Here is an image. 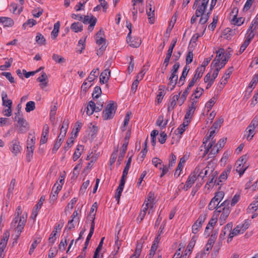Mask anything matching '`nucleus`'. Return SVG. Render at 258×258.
I'll return each mask as SVG.
<instances>
[{"label":"nucleus","instance_id":"nucleus-1","mask_svg":"<svg viewBox=\"0 0 258 258\" xmlns=\"http://www.w3.org/2000/svg\"><path fill=\"white\" fill-rule=\"evenodd\" d=\"M27 214L25 215L24 214L22 216H15V218L11 223V226L15 227L16 224L18 223L17 226L16 231L17 232V239L18 238L22 232L23 229L25 226V225L27 221Z\"/></svg>","mask_w":258,"mask_h":258},{"label":"nucleus","instance_id":"nucleus-2","mask_svg":"<svg viewBox=\"0 0 258 258\" xmlns=\"http://www.w3.org/2000/svg\"><path fill=\"white\" fill-rule=\"evenodd\" d=\"M117 109V105L113 101H110L102 112V118L104 120H108L113 118Z\"/></svg>","mask_w":258,"mask_h":258},{"label":"nucleus","instance_id":"nucleus-3","mask_svg":"<svg viewBox=\"0 0 258 258\" xmlns=\"http://www.w3.org/2000/svg\"><path fill=\"white\" fill-rule=\"evenodd\" d=\"M102 34H103V33H96L95 35L96 44L99 46L101 45L97 50V54L98 56L102 55L103 54L107 47L106 39L101 36Z\"/></svg>","mask_w":258,"mask_h":258},{"label":"nucleus","instance_id":"nucleus-4","mask_svg":"<svg viewBox=\"0 0 258 258\" xmlns=\"http://www.w3.org/2000/svg\"><path fill=\"white\" fill-rule=\"evenodd\" d=\"M207 217V214L203 213L201 214L198 219L195 221L192 226V232L197 234L202 228V225Z\"/></svg>","mask_w":258,"mask_h":258},{"label":"nucleus","instance_id":"nucleus-5","mask_svg":"<svg viewBox=\"0 0 258 258\" xmlns=\"http://www.w3.org/2000/svg\"><path fill=\"white\" fill-rule=\"evenodd\" d=\"M97 19L92 15L90 16L87 15L83 17L82 21L85 24H89L88 27V31L91 32L93 31L94 27L96 24Z\"/></svg>","mask_w":258,"mask_h":258},{"label":"nucleus","instance_id":"nucleus-6","mask_svg":"<svg viewBox=\"0 0 258 258\" xmlns=\"http://www.w3.org/2000/svg\"><path fill=\"white\" fill-rule=\"evenodd\" d=\"M191 103L188 106L187 110L185 115V119H191L197 107V104L198 100H196L195 99L190 98Z\"/></svg>","mask_w":258,"mask_h":258},{"label":"nucleus","instance_id":"nucleus-7","mask_svg":"<svg viewBox=\"0 0 258 258\" xmlns=\"http://www.w3.org/2000/svg\"><path fill=\"white\" fill-rule=\"evenodd\" d=\"M16 121L18 124V133L23 134L29 130V124L23 117H18V119Z\"/></svg>","mask_w":258,"mask_h":258},{"label":"nucleus","instance_id":"nucleus-8","mask_svg":"<svg viewBox=\"0 0 258 258\" xmlns=\"http://www.w3.org/2000/svg\"><path fill=\"white\" fill-rule=\"evenodd\" d=\"M177 39L176 38H174L171 42V43L167 50V52L166 53V57L165 58L163 64L165 66V69H166L168 66L171 56L172 55L173 49L176 45Z\"/></svg>","mask_w":258,"mask_h":258},{"label":"nucleus","instance_id":"nucleus-9","mask_svg":"<svg viewBox=\"0 0 258 258\" xmlns=\"http://www.w3.org/2000/svg\"><path fill=\"white\" fill-rule=\"evenodd\" d=\"M9 148L11 152L15 156H17L19 153H21L22 147L20 145V142L18 138L12 140L10 143Z\"/></svg>","mask_w":258,"mask_h":258},{"label":"nucleus","instance_id":"nucleus-10","mask_svg":"<svg viewBox=\"0 0 258 258\" xmlns=\"http://www.w3.org/2000/svg\"><path fill=\"white\" fill-rule=\"evenodd\" d=\"M132 33H128L126 37V41L127 43L132 47H138L141 44V39L140 38L132 36Z\"/></svg>","mask_w":258,"mask_h":258},{"label":"nucleus","instance_id":"nucleus-11","mask_svg":"<svg viewBox=\"0 0 258 258\" xmlns=\"http://www.w3.org/2000/svg\"><path fill=\"white\" fill-rule=\"evenodd\" d=\"M45 197L42 196L38 202V203L33 208V211L31 215V218L34 220L37 216L39 209L41 208L43 202L45 201Z\"/></svg>","mask_w":258,"mask_h":258},{"label":"nucleus","instance_id":"nucleus-12","mask_svg":"<svg viewBox=\"0 0 258 258\" xmlns=\"http://www.w3.org/2000/svg\"><path fill=\"white\" fill-rule=\"evenodd\" d=\"M209 0H202L201 4L198 5V8L196 11V15L197 17H200L204 14L207 8Z\"/></svg>","mask_w":258,"mask_h":258},{"label":"nucleus","instance_id":"nucleus-13","mask_svg":"<svg viewBox=\"0 0 258 258\" xmlns=\"http://www.w3.org/2000/svg\"><path fill=\"white\" fill-rule=\"evenodd\" d=\"M0 31L2 32V27L5 28L12 27L14 25V21L10 18L2 17H0Z\"/></svg>","mask_w":258,"mask_h":258},{"label":"nucleus","instance_id":"nucleus-14","mask_svg":"<svg viewBox=\"0 0 258 258\" xmlns=\"http://www.w3.org/2000/svg\"><path fill=\"white\" fill-rule=\"evenodd\" d=\"M57 184L58 182H56L52 187V191L49 198L50 203L52 202H54L57 200L58 192L61 189V185H57L56 189H55V186Z\"/></svg>","mask_w":258,"mask_h":258},{"label":"nucleus","instance_id":"nucleus-15","mask_svg":"<svg viewBox=\"0 0 258 258\" xmlns=\"http://www.w3.org/2000/svg\"><path fill=\"white\" fill-rule=\"evenodd\" d=\"M154 4V2L152 1H150L148 5L147 6V14L149 17L150 23L152 24L154 22L152 20V18L154 16L155 8L152 7V5Z\"/></svg>","mask_w":258,"mask_h":258},{"label":"nucleus","instance_id":"nucleus-16","mask_svg":"<svg viewBox=\"0 0 258 258\" xmlns=\"http://www.w3.org/2000/svg\"><path fill=\"white\" fill-rule=\"evenodd\" d=\"M110 77V71L108 68L104 70L100 76V82L101 84H104L106 83L109 80Z\"/></svg>","mask_w":258,"mask_h":258},{"label":"nucleus","instance_id":"nucleus-17","mask_svg":"<svg viewBox=\"0 0 258 258\" xmlns=\"http://www.w3.org/2000/svg\"><path fill=\"white\" fill-rule=\"evenodd\" d=\"M180 93L181 92H179L178 94L174 95L171 98V101L168 105L167 111L168 112L173 110L176 106V102L179 100Z\"/></svg>","mask_w":258,"mask_h":258},{"label":"nucleus","instance_id":"nucleus-18","mask_svg":"<svg viewBox=\"0 0 258 258\" xmlns=\"http://www.w3.org/2000/svg\"><path fill=\"white\" fill-rule=\"evenodd\" d=\"M237 162H239L238 166L237 167L236 171L239 172L240 176H241L246 170V168H243L241 167L242 164H244L246 162V155L241 157L237 161Z\"/></svg>","mask_w":258,"mask_h":258},{"label":"nucleus","instance_id":"nucleus-19","mask_svg":"<svg viewBox=\"0 0 258 258\" xmlns=\"http://www.w3.org/2000/svg\"><path fill=\"white\" fill-rule=\"evenodd\" d=\"M197 179V177L195 176V174H190L185 182V185L183 187V189L185 190H187L192 186V184L195 183Z\"/></svg>","mask_w":258,"mask_h":258},{"label":"nucleus","instance_id":"nucleus-20","mask_svg":"<svg viewBox=\"0 0 258 258\" xmlns=\"http://www.w3.org/2000/svg\"><path fill=\"white\" fill-rule=\"evenodd\" d=\"M232 52H233V50L230 47H229L226 50L225 54L224 56V58H222L221 60V64H220L221 66V68H223L225 66L227 62L230 59V58L232 55Z\"/></svg>","mask_w":258,"mask_h":258},{"label":"nucleus","instance_id":"nucleus-21","mask_svg":"<svg viewBox=\"0 0 258 258\" xmlns=\"http://www.w3.org/2000/svg\"><path fill=\"white\" fill-rule=\"evenodd\" d=\"M34 145L30 144L29 140H27L26 159L28 162L31 161L33 156Z\"/></svg>","mask_w":258,"mask_h":258},{"label":"nucleus","instance_id":"nucleus-22","mask_svg":"<svg viewBox=\"0 0 258 258\" xmlns=\"http://www.w3.org/2000/svg\"><path fill=\"white\" fill-rule=\"evenodd\" d=\"M231 168L227 166L226 169L223 171L218 178V182L217 184H219V182H222L225 181L228 177V174L230 173Z\"/></svg>","mask_w":258,"mask_h":258},{"label":"nucleus","instance_id":"nucleus-23","mask_svg":"<svg viewBox=\"0 0 258 258\" xmlns=\"http://www.w3.org/2000/svg\"><path fill=\"white\" fill-rule=\"evenodd\" d=\"M221 210L222 214L220 217V221L224 223L230 213V210L229 207H223Z\"/></svg>","mask_w":258,"mask_h":258},{"label":"nucleus","instance_id":"nucleus-24","mask_svg":"<svg viewBox=\"0 0 258 258\" xmlns=\"http://www.w3.org/2000/svg\"><path fill=\"white\" fill-rule=\"evenodd\" d=\"M254 31L255 32L258 31V14L253 21L251 22L247 32H253Z\"/></svg>","mask_w":258,"mask_h":258},{"label":"nucleus","instance_id":"nucleus-25","mask_svg":"<svg viewBox=\"0 0 258 258\" xmlns=\"http://www.w3.org/2000/svg\"><path fill=\"white\" fill-rule=\"evenodd\" d=\"M87 109V114L88 115H92L94 113V112H96L95 103L92 100L90 101L88 103Z\"/></svg>","mask_w":258,"mask_h":258},{"label":"nucleus","instance_id":"nucleus-26","mask_svg":"<svg viewBox=\"0 0 258 258\" xmlns=\"http://www.w3.org/2000/svg\"><path fill=\"white\" fill-rule=\"evenodd\" d=\"M142 249V244L140 242H137L136 244V248L134 254H133L129 258H138L141 254Z\"/></svg>","mask_w":258,"mask_h":258},{"label":"nucleus","instance_id":"nucleus-27","mask_svg":"<svg viewBox=\"0 0 258 258\" xmlns=\"http://www.w3.org/2000/svg\"><path fill=\"white\" fill-rule=\"evenodd\" d=\"M3 105L6 107H12V101L10 99H6L8 97V95L6 92L3 91L2 93Z\"/></svg>","mask_w":258,"mask_h":258},{"label":"nucleus","instance_id":"nucleus-28","mask_svg":"<svg viewBox=\"0 0 258 258\" xmlns=\"http://www.w3.org/2000/svg\"><path fill=\"white\" fill-rule=\"evenodd\" d=\"M86 38V37L82 38L80 39L78 42V46L76 48L77 49L76 51L79 52V53H81L82 52L83 50H84L85 48Z\"/></svg>","mask_w":258,"mask_h":258},{"label":"nucleus","instance_id":"nucleus-29","mask_svg":"<svg viewBox=\"0 0 258 258\" xmlns=\"http://www.w3.org/2000/svg\"><path fill=\"white\" fill-rule=\"evenodd\" d=\"M163 121H164L163 115L159 116L156 120V123L158 126H160V127L161 130L166 127V125L168 123V120L167 119L164 122Z\"/></svg>","mask_w":258,"mask_h":258},{"label":"nucleus","instance_id":"nucleus-30","mask_svg":"<svg viewBox=\"0 0 258 258\" xmlns=\"http://www.w3.org/2000/svg\"><path fill=\"white\" fill-rule=\"evenodd\" d=\"M258 82V75H254L253 76V78L250 81V83L248 85V88H251V90L248 93V96H249L250 95V93H251L252 90L255 88Z\"/></svg>","mask_w":258,"mask_h":258},{"label":"nucleus","instance_id":"nucleus-31","mask_svg":"<svg viewBox=\"0 0 258 258\" xmlns=\"http://www.w3.org/2000/svg\"><path fill=\"white\" fill-rule=\"evenodd\" d=\"M190 120H186V124H185V120L183 123L180 125V126L175 130V133L176 135H182L185 130V127L188 126Z\"/></svg>","mask_w":258,"mask_h":258},{"label":"nucleus","instance_id":"nucleus-32","mask_svg":"<svg viewBox=\"0 0 258 258\" xmlns=\"http://www.w3.org/2000/svg\"><path fill=\"white\" fill-rule=\"evenodd\" d=\"M71 29L74 32H81L83 30V25L79 22H75L71 25Z\"/></svg>","mask_w":258,"mask_h":258},{"label":"nucleus","instance_id":"nucleus-33","mask_svg":"<svg viewBox=\"0 0 258 258\" xmlns=\"http://www.w3.org/2000/svg\"><path fill=\"white\" fill-rule=\"evenodd\" d=\"M190 90V88H188V86H187L186 89L184 90V91L183 92L182 94L181 95L180 99L179 98L178 100V103L179 106L182 105L185 101L186 100V97L187 95L188 94L189 91Z\"/></svg>","mask_w":258,"mask_h":258},{"label":"nucleus","instance_id":"nucleus-34","mask_svg":"<svg viewBox=\"0 0 258 258\" xmlns=\"http://www.w3.org/2000/svg\"><path fill=\"white\" fill-rule=\"evenodd\" d=\"M204 91L203 88L201 87L197 88L191 95V99H195L196 100H198V99L201 96Z\"/></svg>","mask_w":258,"mask_h":258},{"label":"nucleus","instance_id":"nucleus-35","mask_svg":"<svg viewBox=\"0 0 258 258\" xmlns=\"http://www.w3.org/2000/svg\"><path fill=\"white\" fill-rule=\"evenodd\" d=\"M98 71V68H97L96 69H93L86 80H87L90 83L94 81L98 77L99 73L97 72Z\"/></svg>","mask_w":258,"mask_h":258},{"label":"nucleus","instance_id":"nucleus-36","mask_svg":"<svg viewBox=\"0 0 258 258\" xmlns=\"http://www.w3.org/2000/svg\"><path fill=\"white\" fill-rule=\"evenodd\" d=\"M84 146L83 145H78L76 151L73 155V160L74 161L77 160L81 155V150H84Z\"/></svg>","mask_w":258,"mask_h":258},{"label":"nucleus","instance_id":"nucleus-37","mask_svg":"<svg viewBox=\"0 0 258 258\" xmlns=\"http://www.w3.org/2000/svg\"><path fill=\"white\" fill-rule=\"evenodd\" d=\"M232 18L231 20V22L233 25H236L237 26H240L242 24H243L244 20L243 18H237L236 15H234L232 16Z\"/></svg>","mask_w":258,"mask_h":258},{"label":"nucleus","instance_id":"nucleus-38","mask_svg":"<svg viewBox=\"0 0 258 258\" xmlns=\"http://www.w3.org/2000/svg\"><path fill=\"white\" fill-rule=\"evenodd\" d=\"M160 87H161V88H160L159 89V92H158V93L157 97H156L157 102L158 104H159L161 102V101L163 99V98L164 96L165 95V93L164 92V89L165 88V86L163 85V86H161Z\"/></svg>","mask_w":258,"mask_h":258},{"label":"nucleus","instance_id":"nucleus-39","mask_svg":"<svg viewBox=\"0 0 258 258\" xmlns=\"http://www.w3.org/2000/svg\"><path fill=\"white\" fill-rule=\"evenodd\" d=\"M178 79V76L171 75L169 78V82L168 84V86L172 85V87L170 88V91L172 90L175 87Z\"/></svg>","mask_w":258,"mask_h":258},{"label":"nucleus","instance_id":"nucleus-40","mask_svg":"<svg viewBox=\"0 0 258 258\" xmlns=\"http://www.w3.org/2000/svg\"><path fill=\"white\" fill-rule=\"evenodd\" d=\"M131 114V112H127L125 115L124 119L123 120V123L122 126L121 127V130L122 132L125 131L126 130V126L128 124V122L130 119V115Z\"/></svg>","mask_w":258,"mask_h":258},{"label":"nucleus","instance_id":"nucleus-41","mask_svg":"<svg viewBox=\"0 0 258 258\" xmlns=\"http://www.w3.org/2000/svg\"><path fill=\"white\" fill-rule=\"evenodd\" d=\"M102 91L100 86H96L92 93V98L93 99H98L101 95Z\"/></svg>","mask_w":258,"mask_h":258},{"label":"nucleus","instance_id":"nucleus-42","mask_svg":"<svg viewBox=\"0 0 258 258\" xmlns=\"http://www.w3.org/2000/svg\"><path fill=\"white\" fill-rule=\"evenodd\" d=\"M92 216H93V217H92V220H91L92 221V222H91V227L90 229V231H89V233L87 237V238L90 239H91V237L92 236V235L93 234L94 231V228H95V214H94Z\"/></svg>","mask_w":258,"mask_h":258},{"label":"nucleus","instance_id":"nucleus-43","mask_svg":"<svg viewBox=\"0 0 258 258\" xmlns=\"http://www.w3.org/2000/svg\"><path fill=\"white\" fill-rule=\"evenodd\" d=\"M15 183H16V179H12L10 182V184L9 185L8 193L7 194V197H8L9 198L11 197V196L13 193V190L14 189Z\"/></svg>","mask_w":258,"mask_h":258},{"label":"nucleus","instance_id":"nucleus-44","mask_svg":"<svg viewBox=\"0 0 258 258\" xmlns=\"http://www.w3.org/2000/svg\"><path fill=\"white\" fill-rule=\"evenodd\" d=\"M230 204V201L228 200H225L218 207L216 210L214 211V214L216 215L217 216L219 215L220 213L221 212V210L219 209H220L222 207H229V205Z\"/></svg>","mask_w":258,"mask_h":258},{"label":"nucleus","instance_id":"nucleus-45","mask_svg":"<svg viewBox=\"0 0 258 258\" xmlns=\"http://www.w3.org/2000/svg\"><path fill=\"white\" fill-rule=\"evenodd\" d=\"M224 196V192L222 191L217 192L215 196L212 198L214 201L217 202L218 204L222 201Z\"/></svg>","mask_w":258,"mask_h":258},{"label":"nucleus","instance_id":"nucleus-46","mask_svg":"<svg viewBox=\"0 0 258 258\" xmlns=\"http://www.w3.org/2000/svg\"><path fill=\"white\" fill-rule=\"evenodd\" d=\"M36 41L38 45L41 46L45 44L46 40L41 33H39V34L36 36Z\"/></svg>","mask_w":258,"mask_h":258},{"label":"nucleus","instance_id":"nucleus-47","mask_svg":"<svg viewBox=\"0 0 258 258\" xmlns=\"http://www.w3.org/2000/svg\"><path fill=\"white\" fill-rule=\"evenodd\" d=\"M222 59V56H220V54H217L216 57H215L214 59L213 60L211 64V67L212 68H214L215 67H217L218 66H219L220 60Z\"/></svg>","mask_w":258,"mask_h":258},{"label":"nucleus","instance_id":"nucleus-48","mask_svg":"<svg viewBox=\"0 0 258 258\" xmlns=\"http://www.w3.org/2000/svg\"><path fill=\"white\" fill-rule=\"evenodd\" d=\"M35 109V103L34 101H30L27 103L25 110L27 112H30Z\"/></svg>","mask_w":258,"mask_h":258},{"label":"nucleus","instance_id":"nucleus-49","mask_svg":"<svg viewBox=\"0 0 258 258\" xmlns=\"http://www.w3.org/2000/svg\"><path fill=\"white\" fill-rule=\"evenodd\" d=\"M132 159V156H131L130 157L128 158V160L126 163V165L123 169L122 175H124L125 176H127L129 169L131 166Z\"/></svg>","mask_w":258,"mask_h":258},{"label":"nucleus","instance_id":"nucleus-50","mask_svg":"<svg viewBox=\"0 0 258 258\" xmlns=\"http://www.w3.org/2000/svg\"><path fill=\"white\" fill-rule=\"evenodd\" d=\"M52 58L54 61L58 63L64 62L66 61L64 58L55 53L52 55Z\"/></svg>","mask_w":258,"mask_h":258},{"label":"nucleus","instance_id":"nucleus-51","mask_svg":"<svg viewBox=\"0 0 258 258\" xmlns=\"http://www.w3.org/2000/svg\"><path fill=\"white\" fill-rule=\"evenodd\" d=\"M56 233H57V231L53 229V230L52 231V232H51V233L50 235L48 240H49V244L51 246H52L54 244V243L55 242V241L56 239V238L55 237Z\"/></svg>","mask_w":258,"mask_h":258},{"label":"nucleus","instance_id":"nucleus-52","mask_svg":"<svg viewBox=\"0 0 258 258\" xmlns=\"http://www.w3.org/2000/svg\"><path fill=\"white\" fill-rule=\"evenodd\" d=\"M1 75L6 77L11 83L13 84L15 83V79L10 72H2Z\"/></svg>","mask_w":258,"mask_h":258},{"label":"nucleus","instance_id":"nucleus-53","mask_svg":"<svg viewBox=\"0 0 258 258\" xmlns=\"http://www.w3.org/2000/svg\"><path fill=\"white\" fill-rule=\"evenodd\" d=\"M139 79V75H137L136 77V79L133 82L132 84L131 91L133 93H135L137 90V88L140 81Z\"/></svg>","mask_w":258,"mask_h":258},{"label":"nucleus","instance_id":"nucleus-54","mask_svg":"<svg viewBox=\"0 0 258 258\" xmlns=\"http://www.w3.org/2000/svg\"><path fill=\"white\" fill-rule=\"evenodd\" d=\"M201 77L200 76L199 74H196L195 73V75L192 78L191 80H190V81L189 82V83L188 85V88H191L192 86H194L195 83L197 82V81L198 80L201 79Z\"/></svg>","mask_w":258,"mask_h":258},{"label":"nucleus","instance_id":"nucleus-55","mask_svg":"<svg viewBox=\"0 0 258 258\" xmlns=\"http://www.w3.org/2000/svg\"><path fill=\"white\" fill-rule=\"evenodd\" d=\"M258 126V116H255L248 125L246 130L248 128H255Z\"/></svg>","mask_w":258,"mask_h":258},{"label":"nucleus","instance_id":"nucleus-56","mask_svg":"<svg viewBox=\"0 0 258 258\" xmlns=\"http://www.w3.org/2000/svg\"><path fill=\"white\" fill-rule=\"evenodd\" d=\"M210 14L211 12L209 11L207 14H202V15L200 16V23L202 24L206 23L209 18Z\"/></svg>","mask_w":258,"mask_h":258},{"label":"nucleus","instance_id":"nucleus-57","mask_svg":"<svg viewBox=\"0 0 258 258\" xmlns=\"http://www.w3.org/2000/svg\"><path fill=\"white\" fill-rule=\"evenodd\" d=\"M117 153H118V148H116L114 150L113 153H112V154L111 155V157L110 158L109 163H110V165H112L114 163V162L116 160V159L117 158Z\"/></svg>","mask_w":258,"mask_h":258},{"label":"nucleus","instance_id":"nucleus-58","mask_svg":"<svg viewBox=\"0 0 258 258\" xmlns=\"http://www.w3.org/2000/svg\"><path fill=\"white\" fill-rule=\"evenodd\" d=\"M74 221L73 220H70L69 221L66 227L64 230V233L67 232L69 233V231L74 229L75 228V225L74 224Z\"/></svg>","mask_w":258,"mask_h":258},{"label":"nucleus","instance_id":"nucleus-59","mask_svg":"<svg viewBox=\"0 0 258 258\" xmlns=\"http://www.w3.org/2000/svg\"><path fill=\"white\" fill-rule=\"evenodd\" d=\"M218 205L219 204L217 203V202L214 201L213 199H212L211 201H210V203L208 205V209L210 210H213L215 208H216L217 209L218 207L219 206Z\"/></svg>","mask_w":258,"mask_h":258},{"label":"nucleus","instance_id":"nucleus-60","mask_svg":"<svg viewBox=\"0 0 258 258\" xmlns=\"http://www.w3.org/2000/svg\"><path fill=\"white\" fill-rule=\"evenodd\" d=\"M180 67V63L178 62H176L173 66L172 69L171 70V75L178 76L176 73Z\"/></svg>","mask_w":258,"mask_h":258},{"label":"nucleus","instance_id":"nucleus-61","mask_svg":"<svg viewBox=\"0 0 258 258\" xmlns=\"http://www.w3.org/2000/svg\"><path fill=\"white\" fill-rule=\"evenodd\" d=\"M255 128H248L247 130H246V132L248 133L247 136V140L248 141H250L252 140L253 137L254 135V130Z\"/></svg>","mask_w":258,"mask_h":258},{"label":"nucleus","instance_id":"nucleus-62","mask_svg":"<svg viewBox=\"0 0 258 258\" xmlns=\"http://www.w3.org/2000/svg\"><path fill=\"white\" fill-rule=\"evenodd\" d=\"M152 162L153 164L154 165V166L156 167H159L162 166L163 164H162V161L161 159H160L158 158L154 157L152 160Z\"/></svg>","mask_w":258,"mask_h":258},{"label":"nucleus","instance_id":"nucleus-63","mask_svg":"<svg viewBox=\"0 0 258 258\" xmlns=\"http://www.w3.org/2000/svg\"><path fill=\"white\" fill-rule=\"evenodd\" d=\"M216 101V98L215 97H213L207 103L206 106L208 109V111H209L212 109Z\"/></svg>","mask_w":258,"mask_h":258},{"label":"nucleus","instance_id":"nucleus-64","mask_svg":"<svg viewBox=\"0 0 258 258\" xmlns=\"http://www.w3.org/2000/svg\"><path fill=\"white\" fill-rule=\"evenodd\" d=\"M57 251L56 247L50 248L49 250L48 258H53L56 255Z\"/></svg>","mask_w":258,"mask_h":258}]
</instances>
